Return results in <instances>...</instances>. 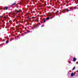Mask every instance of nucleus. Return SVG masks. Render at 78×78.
<instances>
[{
  "label": "nucleus",
  "instance_id": "obj_1",
  "mask_svg": "<svg viewBox=\"0 0 78 78\" xmlns=\"http://www.w3.org/2000/svg\"><path fill=\"white\" fill-rule=\"evenodd\" d=\"M39 25H41L40 23H39L37 24L33 25V27H31V30H34V29H37V28L39 27Z\"/></svg>",
  "mask_w": 78,
  "mask_h": 78
},
{
  "label": "nucleus",
  "instance_id": "obj_2",
  "mask_svg": "<svg viewBox=\"0 0 78 78\" xmlns=\"http://www.w3.org/2000/svg\"><path fill=\"white\" fill-rule=\"evenodd\" d=\"M22 11V10L20 9H19V10H16L12 14V16H13L14 17L16 16V14H17L18 12H20Z\"/></svg>",
  "mask_w": 78,
  "mask_h": 78
},
{
  "label": "nucleus",
  "instance_id": "obj_3",
  "mask_svg": "<svg viewBox=\"0 0 78 78\" xmlns=\"http://www.w3.org/2000/svg\"><path fill=\"white\" fill-rule=\"evenodd\" d=\"M66 11H67V12H68V11H69V9H65L64 10H63L62 12H63V13H64L65 12H66Z\"/></svg>",
  "mask_w": 78,
  "mask_h": 78
},
{
  "label": "nucleus",
  "instance_id": "obj_4",
  "mask_svg": "<svg viewBox=\"0 0 78 78\" xmlns=\"http://www.w3.org/2000/svg\"><path fill=\"white\" fill-rule=\"evenodd\" d=\"M30 19H31V18L30 17L28 16L27 17V21H29V22H30Z\"/></svg>",
  "mask_w": 78,
  "mask_h": 78
},
{
  "label": "nucleus",
  "instance_id": "obj_5",
  "mask_svg": "<svg viewBox=\"0 0 78 78\" xmlns=\"http://www.w3.org/2000/svg\"><path fill=\"white\" fill-rule=\"evenodd\" d=\"M75 73H72L71 74V76H75Z\"/></svg>",
  "mask_w": 78,
  "mask_h": 78
},
{
  "label": "nucleus",
  "instance_id": "obj_6",
  "mask_svg": "<svg viewBox=\"0 0 78 78\" xmlns=\"http://www.w3.org/2000/svg\"><path fill=\"white\" fill-rule=\"evenodd\" d=\"M47 16H51V13H48L47 14Z\"/></svg>",
  "mask_w": 78,
  "mask_h": 78
},
{
  "label": "nucleus",
  "instance_id": "obj_7",
  "mask_svg": "<svg viewBox=\"0 0 78 78\" xmlns=\"http://www.w3.org/2000/svg\"><path fill=\"white\" fill-rule=\"evenodd\" d=\"M27 32H24V34H21V36H24L26 34H27Z\"/></svg>",
  "mask_w": 78,
  "mask_h": 78
},
{
  "label": "nucleus",
  "instance_id": "obj_8",
  "mask_svg": "<svg viewBox=\"0 0 78 78\" xmlns=\"http://www.w3.org/2000/svg\"><path fill=\"white\" fill-rule=\"evenodd\" d=\"M70 9H72V10H73L74 9H75V7H74L73 8H72L71 7H69Z\"/></svg>",
  "mask_w": 78,
  "mask_h": 78
},
{
  "label": "nucleus",
  "instance_id": "obj_9",
  "mask_svg": "<svg viewBox=\"0 0 78 78\" xmlns=\"http://www.w3.org/2000/svg\"><path fill=\"white\" fill-rule=\"evenodd\" d=\"M4 9H6V10H7V9H8V7H5L4 8Z\"/></svg>",
  "mask_w": 78,
  "mask_h": 78
},
{
  "label": "nucleus",
  "instance_id": "obj_10",
  "mask_svg": "<svg viewBox=\"0 0 78 78\" xmlns=\"http://www.w3.org/2000/svg\"><path fill=\"white\" fill-rule=\"evenodd\" d=\"M73 61H74V62H75V61H76V58L74 57L73 58Z\"/></svg>",
  "mask_w": 78,
  "mask_h": 78
},
{
  "label": "nucleus",
  "instance_id": "obj_11",
  "mask_svg": "<svg viewBox=\"0 0 78 78\" xmlns=\"http://www.w3.org/2000/svg\"><path fill=\"white\" fill-rule=\"evenodd\" d=\"M1 17H3L4 20H5V19H6V17L5 16H1Z\"/></svg>",
  "mask_w": 78,
  "mask_h": 78
},
{
  "label": "nucleus",
  "instance_id": "obj_12",
  "mask_svg": "<svg viewBox=\"0 0 78 78\" xmlns=\"http://www.w3.org/2000/svg\"><path fill=\"white\" fill-rule=\"evenodd\" d=\"M16 4V2H15V3H14L13 4H12V6H14V5H15Z\"/></svg>",
  "mask_w": 78,
  "mask_h": 78
},
{
  "label": "nucleus",
  "instance_id": "obj_13",
  "mask_svg": "<svg viewBox=\"0 0 78 78\" xmlns=\"http://www.w3.org/2000/svg\"><path fill=\"white\" fill-rule=\"evenodd\" d=\"M46 20H49V19H50V17H49V16H48V17L46 18Z\"/></svg>",
  "mask_w": 78,
  "mask_h": 78
},
{
  "label": "nucleus",
  "instance_id": "obj_14",
  "mask_svg": "<svg viewBox=\"0 0 78 78\" xmlns=\"http://www.w3.org/2000/svg\"><path fill=\"white\" fill-rule=\"evenodd\" d=\"M6 44H8V43H9V41H6Z\"/></svg>",
  "mask_w": 78,
  "mask_h": 78
},
{
  "label": "nucleus",
  "instance_id": "obj_15",
  "mask_svg": "<svg viewBox=\"0 0 78 78\" xmlns=\"http://www.w3.org/2000/svg\"><path fill=\"white\" fill-rule=\"evenodd\" d=\"M27 33H32V31H27Z\"/></svg>",
  "mask_w": 78,
  "mask_h": 78
},
{
  "label": "nucleus",
  "instance_id": "obj_16",
  "mask_svg": "<svg viewBox=\"0 0 78 78\" xmlns=\"http://www.w3.org/2000/svg\"><path fill=\"white\" fill-rule=\"evenodd\" d=\"M23 22H24V20H23V21H20V23H23Z\"/></svg>",
  "mask_w": 78,
  "mask_h": 78
},
{
  "label": "nucleus",
  "instance_id": "obj_17",
  "mask_svg": "<svg viewBox=\"0 0 78 78\" xmlns=\"http://www.w3.org/2000/svg\"><path fill=\"white\" fill-rule=\"evenodd\" d=\"M75 69V67H74L72 69V70H74Z\"/></svg>",
  "mask_w": 78,
  "mask_h": 78
},
{
  "label": "nucleus",
  "instance_id": "obj_18",
  "mask_svg": "<svg viewBox=\"0 0 78 78\" xmlns=\"http://www.w3.org/2000/svg\"><path fill=\"white\" fill-rule=\"evenodd\" d=\"M32 18L34 20V19H35V17H32Z\"/></svg>",
  "mask_w": 78,
  "mask_h": 78
},
{
  "label": "nucleus",
  "instance_id": "obj_19",
  "mask_svg": "<svg viewBox=\"0 0 78 78\" xmlns=\"http://www.w3.org/2000/svg\"><path fill=\"white\" fill-rule=\"evenodd\" d=\"M54 17V16H53L51 18V19H53Z\"/></svg>",
  "mask_w": 78,
  "mask_h": 78
},
{
  "label": "nucleus",
  "instance_id": "obj_20",
  "mask_svg": "<svg viewBox=\"0 0 78 78\" xmlns=\"http://www.w3.org/2000/svg\"><path fill=\"white\" fill-rule=\"evenodd\" d=\"M46 22V20H44L43 21V22Z\"/></svg>",
  "mask_w": 78,
  "mask_h": 78
},
{
  "label": "nucleus",
  "instance_id": "obj_21",
  "mask_svg": "<svg viewBox=\"0 0 78 78\" xmlns=\"http://www.w3.org/2000/svg\"><path fill=\"white\" fill-rule=\"evenodd\" d=\"M0 19L1 20H2V18L1 17Z\"/></svg>",
  "mask_w": 78,
  "mask_h": 78
},
{
  "label": "nucleus",
  "instance_id": "obj_22",
  "mask_svg": "<svg viewBox=\"0 0 78 78\" xmlns=\"http://www.w3.org/2000/svg\"><path fill=\"white\" fill-rule=\"evenodd\" d=\"M44 27V25H42V26H41V27Z\"/></svg>",
  "mask_w": 78,
  "mask_h": 78
},
{
  "label": "nucleus",
  "instance_id": "obj_23",
  "mask_svg": "<svg viewBox=\"0 0 78 78\" xmlns=\"http://www.w3.org/2000/svg\"><path fill=\"white\" fill-rule=\"evenodd\" d=\"M18 17H19L20 18L21 17H20V16H18Z\"/></svg>",
  "mask_w": 78,
  "mask_h": 78
},
{
  "label": "nucleus",
  "instance_id": "obj_24",
  "mask_svg": "<svg viewBox=\"0 0 78 78\" xmlns=\"http://www.w3.org/2000/svg\"><path fill=\"white\" fill-rule=\"evenodd\" d=\"M35 20V21H36V22H37V20H36V19Z\"/></svg>",
  "mask_w": 78,
  "mask_h": 78
},
{
  "label": "nucleus",
  "instance_id": "obj_25",
  "mask_svg": "<svg viewBox=\"0 0 78 78\" xmlns=\"http://www.w3.org/2000/svg\"><path fill=\"white\" fill-rule=\"evenodd\" d=\"M17 37H19V36H17Z\"/></svg>",
  "mask_w": 78,
  "mask_h": 78
},
{
  "label": "nucleus",
  "instance_id": "obj_26",
  "mask_svg": "<svg viewBox=\"0 0 78 78\" xmlns=\"http://www.w3.org/2000/svg\"><path fill=\"white\" fill-rule=\"evenodd\" d=\"M12 40L11 39H10L9 41H12Z\"/></svg>",
  "mask_w": 78,
  "mask_h": 78
},
{
  "label": "nucleus",
  "instance_id": "obj_27",
  "mask_svg": "<svg viewBox=\"0 0 78 78\" xmlns=\"http://www.w3.org/2000/svg\"><path fill=\"white\" fill-rule=\"evenodd\" d=\"M12 39H14V38H13Z\"/></svg>",
  "mask_w": 78,
  "mask_h": 78
},
{
  "label": "nucleus",
  "instance_id": "obj_28",
  "mask_svg": "<svg viewBox=\"0 0 78 78\" xmlns=\"http://www.w3.org/2000/svg\"><path fill=\"white\" fill-rule=\"evenodd\" d=\"M77 6H78V5H77Z\"/></svg>",
  "mask_w": 78,
  "mask_h": 78
},
{
  "label": "nucleus",
  "instance_id": "obj_29",
  "mask_svg": "<svg viewBox=\"0 0 78 78\" xmlns=\"http://www.w3.org/2000/svg\"><path fill=\"white\" fill-rule=\"evenodd\" d=\"M77 9H78V7L77 8Z\"/></svg>",
  "mask_w": 78,
  "mask_h": 78
},
{
  "label": "nucleus",
  "instance_id": "obj_30",
  "mask_svg": "<svg viewBox=\"0 0 78 78\" xmlns=\"http://www.w3.org/2000/svg\"><path fill=\"white\" fill-rule=\"evenodd\" d=\"M47 0V1H48V0Z\"/></svg>",
  "mask_w": 78,
  "mask_h": 78
},
{
  "label": "nucleus",
  "instance_id": "obj_31",
  "mask_svg": "<svg viewBox=\"0 0 78 78\" xmlns=\"http://www.w3.org/2000/svg\"><path fill=\"white\" fill-rule=\"evenodd\" d=\"M58 12H59V11H58Z\"/></svg>",
  "mask_w": 78,
  "mask_h": 78
},
{
  "label": "nucleus",
  "instance_id": "obj_32",
  "mask_svg": "<svg viewBox=\"0 0 78 78\" xmlns=\"http://www.w3.org/2000/svg\"><path fill=\"white\" fill-rule=\"evenodd\" d=\"M72 1V0H71Z\"/></svg>",
  "mask_w": 78,
  "mask_h": 78
},
{
  "label": "nucleus",
  "instance_id": "obj_33",
  "mask_svg": "<svg viewBox=\"0 0 78 78\" xmlns=\"http://www.w3.org/2000/svg\"><path fill=\"white\" fill-rule=\"evenodd\" d=\"M72 1V0H71Z\"/></svg>",
  "mask_w": 78,
  "mask_h": 78
},
{
  "label": "nucleus",
  "instance_id": "obj_34",
  "mask_svg": "<svg viewBox=\"0 0 78 78\" xmlns=\"http://www.w3.org/2000/svg\"><path fill=\"white\" fill-rule=\"evenodd\" d=\"M70 5H71V4H70Z\"/></svg>",
  "mask_w": 78,
  "mask_h": 78
}]
</instances>
